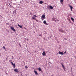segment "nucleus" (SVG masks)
<instances>
[{
	"mask_svg": "<svg viewBox=\"0 0 76 76\" xmlns=\"http://www.w3.org/2000/svg\"><path fill=\"white\" fill-rule=\"evenodd\" d=\"M61 65L63 68V69H64V71H66V68H65V67H64V65H63V64H62V63H61Z\"/></svg>",
	"mask_w": 76,
	"mask_h": 76,
	"instance_id": "nucleus-1",
	"label": "nucleus"
},
{
	"mask_svg": "<svg viewBox=\"0 0 76 76\" xmlns=\"http://www.w3.org/2000/svg\"><path fill=\"white\" fill-rule=\"evenodd\" d=\"M10 29H11V30H12V31H14V32H15V31H16L15 30V29L14 28V27H11Z\"/></svg>",
	"mask_w": 76,
	"mask_h": 76,
	"instance_id": "nucleus-2",
	"label": "nucleus"
},
{
	"mask_svg": "<svg viewBox=\"0 0 76 76\" xmlns=\"http://www.w3.org/2000/svg\"><path fill=\"white\" fill-rule=\"evenodd\" d=\"M59 31L60 32H62V33H63L64 32V30H63L62 29H59Z\"/></svg>",
	"mask_w": 76,
	"mask_h": 76,
	"instance_id": "nucleus-3",
	"label": "nucleus"
},
{
	"mask_svg": "<svg viewBox=\"0 0 76 76\" xmlns=\"http://www.w3.org/2000/svg\"><path fill=\"white\" fill-rule=\"evenodd\" d=\"M14 70L15 72H17V73H18V72H19V71L17 69H14Z\"/></svg>",
	"mask_w": 76,
	"mask_h": 76,
	"instance_id": "nucleus-4",
	"label": "nucleus"
},
{
	"mask_svg": "<svg viewBox=\"0 0 76 76\" xmlns=\"http://www.w3.org/2000/svg\"><path fill=\"white\" fill-rule=\"evenodd\" d=\"M58 53L59 54H61V55H64V53L63 52H62L59 51V52H58Z\"/></svg>",
	"mask_w": 76,
	"mask_h": 76,
	"instance_id": "nucleus-5",
	"label": "nucleus"
},
{
	"mask_svg": "<svg viewBox=\"0 0 76 76\" xmlns=\"http://www.w3.org/2000/svg\"><path fill=\"white\" fill-rule=\"evenodd\" d=\"M12 65V66H13V67H14V68H15V66H16V65H15V64H14L13 63V62H11V63Z\"/></svg>",
	"mask_w": 76,
	"mask_h": 76,
	"instance_id": "nucleus-6",
	"label": "nucleus"
},
{
	"mask_svg": "<svg viewBox=\"0 0 76 76\" xmlns=\"http://www.w3.org/2000/svg\"><path fill=\"white\" fill-rule=\"evenodd\" d=\"M43 23L45 24V25H48V24L47 23V22H46V21L44 20L43 21Z\"/></svg>",
	"mask_w": 76,
	"mask_h": 76,
	"instance_id": "nucleus-7",
	"label": "nucleus"
},
{
	"mask_svg": "<svg viewBox=\"0 0 76 76\" xmlns=\"http://www.w3.org/2000/svg\"><path fill=\"white\" fill-rule=\"evenodd\" d=\"M36 17H37V16L35 15H34V17L32 18L33 19H36Z\"/></svg>",
	"mask_w": 76,
	"mask_h": 76,
	"instance_id": "nucleus-8",
	"label": "nucleus"
},
{
	"mask_svg": "<svg viewBox=\"0 0 76 76\" xmlns=\"http://www.w3.org/2000/svg\"><path fill=\"white\" fill-rule=\"evenodd\" d=\"M41 18L45 19V15H43L41 17Z\"/></svg>",
	"mask_w": 76,
	"mask_h": 76,
	"instance_id": "nucleus-9",
	"label": "nucleus"
},
{
	"mask_svg": "<svg viewBox=\"0 0 76 76\" xmlns=\"http://www.w3.org/2000/svg\"><path fill=\"white\" fill-rule=\"evenodd\" d=\"M42 55L44 56H45V52L43 51V53H42Z\"/></svg>",
	"mask_w": 76,
	"mask_h": 76,
	"instance_id": "nucleus-10",
	"label": "nucleus"
},
{
	"mask_svg": "<svg viewBox=\"0 0 76 76\" xmlns=\"http://www.w3.org/2000/svg\"><path fill=\"white\" fill-rule=\"evenodd\" d=\"M34 72L36 75H38V73L37 72V71H34Z\"/></svg>",
	"mask_w": 76,
	"mask_h": 76,
	"instance_id": "nucleus-11",
	"label": "nucleus"
},
{
	"mask_svg": "<svg viewBox=\"0 0 76 76\" xmlns=\"http://www.w3.org/2000/svg\"><path fill=\"white\" fill-rule=\"evenodd\" d=\"M69 7L70 8L71 10L72 11V9H73V7L71 5H69Z\"/></svg>",
	"mask_w": 76,
	"mask_h": 76,
	"instance_id": "nucleus-12",
	"label": "nucleus"
},
{
	"mask_svg": "<svg viewBox=\"0 0 76 76\" xmlns=\"http://www.w3.org/2000/svg\"><path fill=\"white\" fill-rule=\"evenodd\" d=\"M49 8H50V9H53V7L51 5L49 6Z\"/></svg>",
	"mask_w": 76,
	"mask_h": 76,
	"instance_id": "nucleus-13",
	"label": "nucleus"
},
{
	"mask_svg": "<svg viewBox=\"0 0 76 76\" xmlns=\"http://www.w3.org/2000/svg\"><path fill=\"white\" fill-rule=\"evenodd\" d=\"M18 26H19V27L20 28H22V26H20V25H19V24H18Z\"/></svg>",
	"mask_w": 76,
	"mask_h": 76,
	"instance_id": "nucleus-14",
	"label": "nucleus"
},
{
	"mask_svg": "<svg viewBox=\"0 0 76 76\" xmlns=\"http://www.w3.org/2000/svg\"><path fill=\"white\" fill-rule=\"evenodd\" d=\"M39 4H42L43 3V1H39Z\"/></svg>",
	"mask_w": 76,
	"mask_h": 76,
	"instance_id": "nucleus-15",
	"label": "nucleus"
},
{
	"mask_svg": "<svg viewBox=\"0 0 76 76\" xmlns=\"http://www.w3.org/2000/svg\"><path fill=\"white\" fill-rule=\"evenodd\" d=\"M71 20H72V21H74V19L73 18L71 17Z\"/></svg>",
	"mask_w": 76,
	"mask_h": 76,
	"instance_id": "nucleus-16",
	"label": "nucleus"
},
{
	"mask_svg": "<svg viewBox=\"0 0 76 76\" xmlns=\"http://www.w3.org/2000/svg\"><path fill=\"white\" fill-rule=\"evenodd\" d=\"M38 70L39 71H41V69L40 68H38Z\"/></svg>",
	"mask_w": 76,
	"mask_h": 76,
	"instance_id": "nucleus-17",
	"label": "nucleus"
},
{
	"mask_svg": "<svg viewBox=\"0 0 76 76\" xmlns=\"http://www.w3.org/2000/svg\"><path fill=\"white\" fill-rule=\"evenodd\" d=\"M41 19H42V20H43L44 19H45V18H43L42 17H41Z\"/></svg>",
	"mask_w": 76,
	"mask_h": 76,
	"instance_id": "nucleus-18",
	"label": "nucleus"
},
{
	"mask_svg": "<svg viewBox=\"0 0 76 76\" xmlns=\"http://www.w3.org/2000/svg\"><path fill=\"white\" fill-rule=\"evenodd\" d=\"M60 2L61 3H62L61 2H63V0H60Z\"/></svg>",
	"mask_w": 76,
	"mask_h": 76,
	"instance_id": "nucleus-19",
	"label": "nucleus"
},
{
	"mask_svg": "<svg viewBox=\"0 0 76 76\" xmlns=\"http://www.w3.org/2000/svg\"><path fill=\"white\" fill-rule=\"evenodd\" d=\"M2 48H4V49H6V48H5V47H4V46H3V47H2Z\"/></svg>",
	"mask_w": 76,
	"mask_h": 76,
	"instance_id": "nucleus-20",
	"label": "nucleus"
},
{
	"mask_svg": "<svg viewBox=\"0 0 76 76\" xmlns=\"http://www.w3.org/2000/svg\"><path fill=\"white\" fill-rule=\"evenodd\" d=\"M52 20L53 21H54V20H55V18H52Z\"/></svg>",
	"mask_w": 76,
	"mask_h": 76,
	"instance_id": "nucleus-21",
	"label": "nucleus"
},
{
	"mask_svg": "<svg viewBox=\"0 0 76 76\" xmlns=\"http://www.w3.org/2000/svg\"><path fill=\"white\" fill-rule=\"evenodd\" d=\"M25 68H26V69H28V67H27V66H25Z\"/></svg>",
	"mask_w": 76,
	"mask_h": 76,
	"instance_id": "nucleus-22",
	"label": "nucleus"
},
{
	"mask_svg": "<svg viewBox=\"0 0 76 76\" xmlns=\"http://www.w3.org/2000/svg\"><path fill=\"white\" fill-rule=\"evenodd\" d=\"M15 14V15H16V10H15V12H14Z\"/></svg>",
	"mask_w": 76,
	"mask_h": 76,
	"instance_id": "nucleus-23",
	"label": "nucleus"
},
{
	"mask_svg": "<svg viewBox=\"0 0 76 76\" xmlns=\"http://www.w3.org/2000/svg\"><path fill=\"white\" fill-rule=\"evenodd\" d=\"M39 36H42V34H41L39 35Z\"/></svg>",
	"mask_w": 76,
	"mask_h": 76,
	"instance_id": "nucleus-24",
	"label": "nucleus"
},
{
	"mask_svg": "<svg viewBox=\"0 0 76 76\" xmlns=\"http://www.w3.org/2000/svg\"><path fill=\"white\" fill-rule=\"evenodd\" d=\"M56 20L57 21H58V22H59V21H60V20Z\"/></svg>",
	"mask_w": 76,
	"mask_h": 76,
	"instance_id": "nucleus-25",
	"label": "nucleus"
},
{
	"mask_svg": "<svg viewBox=\"0 0 76 76\" xmlns=\"http://www.w3.org/2000/svg\"><path fill=\"white\" fill-rule=\"evenodd\" d=\"M64 39H65V40H67V39L65 38Z\"/></svg>",
	"mask_w": 76,
	"mask_h": 76,
	"instance_id": "nucleus-26",
	"label": "nucleus"
},
{
	"mask_svg": "<svg viewBox=\"0 0 76 76\" xmlns=\"http://www.w3.org/2000/svg\"><path fill=\"white\" fill-rule=\"evenodd\" d=\"M66 51H65L64 53L66 54Z\"/></svg>",
	"mask_w": 76,
	"mask_h": 76,
	"instance_id": "nucleus-27",
	"label": "nucleus"
},
{
	"mask_svg": "<svg viewBox=\"0 0 76 76\" xmlns=\"http://www.w3.org/2000/svg\"><path fill=\"white\" fill-rule=\"evenodd\" d=\"M43 39L45 40V37L43 38Z\"/></svg>",
	"mask_w": 76,
	"mask_h": 76,
	"instance_id": "nucleus-28",
	"label": "nucleus"
},
{
	"mask_svg": "<svg viewBox=\"0 0 76 76\" xmlns=\"http://www.w3.org/2000/svg\"><path fill=\"white\" fill-rule=\"evenodd\" d=\"M74 57H75V58H76V56H75Z\"/></svg>",
	"mask_w": 76,
	"mask_h": 76,
	"instance_id": "nucleus-29",
	"label": "nucleus"
},
{
	"mask_svg": "<svg viewBox=\"0 0 76 76\" xmlns=\"http://www.w3.org/2000/svg\"><path fill=\"white\" fill-rule=\"evenodd\" d=\"M48 7H49V6H48L47 8H48Z\"/></svg>",
	"mask_w": 76,
	"mask_h": 76,
	"instance_id": "nucleus-30",
	"label": "nucleus"
},
{
	"mask_svg": "<svg viewBox=\"0 0 76 76\" xmlns=\"http://www.w3.org/2000/svg\"><path fill=\"white\" fill-rule=\"evenodd\" d=\"M9 5H10V6H11V5L10 4V3H9Z\"/></svg>",
	"mask_w": 76,
	"mask_h": 76,
	"instance_id": "nucleus-31",
	"label": "nucleus"
},
{
	"mask_svg": "<svg viewBox=\"0 0 76 76\" xmlns=\"http://www.w3.org/2000/svg\"><path fill=\"white\" fill-rule=\"evenodd\" d=\"M54 21H55V22H56V20H55Z\"/></svg>",
	"mask_w": 76,
	"mask_h": 76,
	"instance_id": "nucleus-32",
	"label": "nucleus"
},
{
	"mask_svg": "<svg viewBox=\"0 0 76 76\" xmlns=\"http://www.w3.org/2000/svg\"><path fill=\"white\" fill-rule=\"evenodd\" d=\"M27 41H28V39H27Z\"/></svg>",
	"mask_w": 76,
	"mask_h": 76,
	"instance_id": "nucleus-33",
	"label": "nucleus"
},
{
	"mask_svg": "<svg viewBox=\"0 0 76 76\" xmlns=\"http://www.w3.org/2000/svg\"><path fill=\"white\" fill-rule=\"evenodd\" d=\"M48 39H49L50 38L48 37Z\"/></svg>",
	"mask_w": 76,
	"mask_h": 76,
	"instance_id": "nucleus-34",
	"label": "nucleus"
},
{
	"mask_svg": "<svg viewBox=\"0 0 76 76\" xmlns=\"http://www.w3.org/2000/svg\"><path fill=\"white\" fill-rule=\"evenodd\" d=\"M50 38H51V37H50Z\"/></svg>",
	"mask_w": 76,
	"mask_h": 76,
	"instance_id": "nucleus-35",
	"label": "nucleus"
},
{
	"mask_svg": "<svg viewBox=\"0 0 76 76\" xmlns=\"http://www.w3.org/2000/svg\"><path fill=\"white\" fill-rule=\"evenodd\" d=\"M55 19H56V18H55Z\"/></svg>",
	"mask_w": 76,
	"mask_h": 76,
	"instance_id": "nucleus-36",
	"label": "nucleus"
},
{
	"mask_svg": "<svg viewBox=\"0 0 76 76\" xmlns=\"http://www.w3.org/2000/svg\"><path fill=\"white\" fill-rule=\"evenodd\" d=\"M46 40L47 41V39H46Z\"/></svg>",
	"mask_w": 76,
	"mask_h": 76,
	"instance_id": "nucleus-37",
	"label": "nucleus"
},
{
	"mask_svg": "<svg viewBox=\"0 0 76 76\" xmlns=\"http://www.w3.org/2000/svg\"><path fill=\"white\" fill-rule=\"evenodd\" d=\"M17 28H18V27H17Z\"/></svg>",
	"mask_w": 76,
	"mask_h": 76,
	"instance_id": "nucleus-38",
	"label": "nucleus"
},
{
	"mask_svg": "<svg viewBox=\"0 0 76 76\" xmlns=\"http://www.w3.org/2000/svg\"><path fill=\"white\" fill-rule=\"evenodd\" d=\"M6 74H7V73H6Z\"/></svg>",
	"mask_w": 76,
	"mask_h": 76,
	"instance_id": "nucleus-39",
	"label": "nucleus"
}]
</instances>
